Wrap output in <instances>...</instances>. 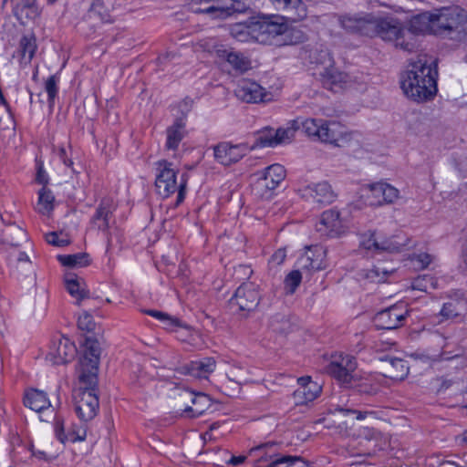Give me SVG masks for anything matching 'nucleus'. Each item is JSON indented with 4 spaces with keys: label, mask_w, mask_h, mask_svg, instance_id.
Segmentation results:
<instances>
[{
    "label": "nucleus",
    "mask_w": 467,
    "mask_h": 467,
    "mask_svg": "<svg viewBox=\"0 0 467 467\" xmlns=\"http://www.w3.org/2000/svg\"><path fill=\"white\" fill-rule=\"evenodd\" d=\"M437 64L425 56L412 62L400 80L405 95L416 101L431 99L437 92Z\"/></svg>",
    "instance_id": "f257e3e1"
},
{
    "label": "nucleus",
    "mask_w": 467,
    "mask_h": 467,
    "mask_svg": "<svg viewBox=\"0 0 467 467\" xmlns=\"http://www.w3.org/2000/svg\"><path fill=\"white\" fill-rule=\"evenodd\" d=\"M303 131L320 141L337 147H348L358 150L363 141V136L358 131H349L341 122L322 119L307 118L302 119Z\"/></svg>",
    "instance_id": "f03ea898"
},
{
    "label": "nucleus",
    "mask_w": 467,
    "mask_h": 467,
    "mask_svg": "<svg viewBox=\"0 0 467 467\" xmlns=\"http://www.w3.org/2000/svg\"><path fill=\"white\" fill-rule=\"evenodd\" d=\"M467 23V12L459 7H443L425 12L412 18V26L424 34H441L447 30H457Z\"/></svg>",
    "instance_id": "7ed1b4c3"
},
{
    "label": "nucleus",
    "mask_w": 467,
    "mask_h": 467,
    "mask_svg": "<svg viewBox=\"0 0 467 467\" xmlns=\"http://www.w3.org/2000/svg\"><path fill=\"white\" fill-rule=\"evenodd\" d=\"M287 19L283 16L269 15L255 18L257 43L263 45H296L305 39L302 31L289 29Z\"/></svg>",
    "instance_id": "20e7f679"
},
{
    "label": "nucleus",
    "mask_w": 467,
    "mask_h": 467,
    "mask_svg": "<svg viewBox=\"0 0 467 467\" xmlns=\"http://www.w3.org/2000/svg\"><path fill=\"white\" fill-rule=\"evenodd\" d=\"M375 31L373 36H378L383 41L389 42L395 47L412 52L418 47L417 36L420 31L412 26V19L410 27H405L402 23L393 17H374Z\"/></svg>",
    "instance_id": "39448f33"
},
{
    "label": "nucleus",
    "mask_w": 467,
    "mask_h": 467,
    "mask_svg": "<svg viewBox=\"0 0 467 467\" xmlns=\"http://www.w3.org/2000/svg\"><path fill=\"white\" fill-rule=\"evenodd\" d=\"M194 50L206 52L213 56L218 63L226 62L239 72H245L251 68V61L244 54L228 47L216 38L209 37L198 41L194 46Z\"/></svg>",
    "instance_id": "423d86ee"
},
{
    "label": "nucleus",
    "mask_w": 467,
    "mask_h": 467,
    "mask_svg": "<svg viewBox=\"0 0 467 467\" xmlns=\"http://www.w3.org/2000/svg\"><path fill=\"white\" fill-rule=\"evenodd\" d=\"M155 187L159 195L168 198L177 192V203H181L185 198L187 181L182 176L177 181L178 170L171 162L161 160L156 162Z\"/></svg>",
    "instance_id": "0eeeda50"
},
{
    "label": "nucleus",
    "mask_w": 467,
    "mask_h": 467,
    "mask_svg": "<svg viewBox=\"0 0 467 467\" xmlns=\"http://www.w3.org/2000/svg\"><path fill=\"white\" fill-rule=\"evenodd\" d=\"M311 59L317 66V74L320 76L325 88L338 92L351 87L349 76L334 67V59L328 50L315 52Z\"/></svg>",
    "instance_id": "6e6552de"
},
{
    "label": "nucleus",
    "mask_w": 467,
    "mask_h": 467,
    "mask_svg": "<svg viewBox=\"0 0 467 467\" xmlns=\"http://www.w3.org/2000/svg\"><path fill=\"white\" fill-rule=\"evenodd\" d=\"M359 245L372 255L395 254L408 245V238L400 234L387 236L382 231L368 230L359 235Z\"/></svg>",
    "instance_id": "1a4fd4ad"
},
{
    "label": "nucleus",
    "mask_w": 467,
    "mask_h": 467,
    "mask_svg": "<svg viewBox=\"0 0 467 467\" xmlns=\"http://www.w3.org/2000/svg\"><path fill=\"white\" fill-rule=\"evenodd\" d=\"M97 384H88L78 378V386L74 389L75 410L82 421H89L98 414L99 401L96 391Z\"/></svg>",
    "instance_id": "9d476101"
},
{
    "label": "nucleus",
    "mask_w": 467,
    "mask_h": 467,
    "mask_svg": "<svg viewBox=\"0 0 467 467\" xmlns=\"http://www.w3.org/2000/svg\"><path fill=\"white\" fill-rule=\"evenodd\" d=\"M257 175L253 192L258 198L269 200L275 195V190L285 180L286 172L283 165L275 163L259 171Z\"/></svg>",
    "instance_id": "9b49d317"
},
{
    "label": "nucleus",
    "mask_w": 467,
    "mask_h": 467,
    "mask_svg": "<svg viewBox=\"0 0 467 467\" xmlns=\"http://www.w3.org/2000/svg\"><path fill=\"white\" fill-rule=\"evenodd\" d=\"M359 197L365 205L382 206L399 200L400 191L389 183L377 182L361 186Z\"/></svg>",
    "instance_id": "f8f14e48"
},
{
    "label": "nucleus",
    "mask_w": 467,
    "mask_h": 467,
    "mask_svg": "<svg viewBox=\"0 0 467 467\" xmlns=\"http://www.w3.org/2000/svg\"><path fill=\"white\" fill-rule=\"evenodd\" d=\"M375 16L371 14H357L344 16H326L323 20L328 21L332 26L337 24L347 32L359 34L365 36H373L375 31Z\"/></svg>",
    "instance_id": "ddd939ff"
},
{
    "label": "nucleus",
    "mask_w": 467,
    "mask_h": 467,
    "mask_svg": "<svg viewBox=\"0 0 467 467\" xmlns=\"http://www.w3.org/2000/svg\"><path fill=\"white\" fill-rule=\"evenodd\" d=\"M234 93L238 99L246 103H267L277 98L276 91L266 90L257 82L248 78L238 82Z\"/></svg>",
    "instance_id": "4468645a"
},
{
    "label": "nucleus",
    "mask_w": 467,
    "mask_h": 467,
    "mask_svg": "<svg viewBox=\"0 0 467 467\" xmlns=\"http://www.w3.org/2000/svg\"><path fill=\"white\" fill-rule=\"evenodd\" d=\"M100 348L95 340L87 339L84 355L79 366V379L88 384L98 383L99 360Z\"/></svg>",
    "instance_id": "2eb2a0df"
},
{
    "label": "nucleus",
    "mask_w": 467,
    "mask_h": 467,
    "mask_svg": "<svg viewBox=\"0 0 467 467\" xmlns=\"http://www.w3.org/2000/svg\"><path fill=\"white\" fill-rule=\"evenodd\" d=\"M356 368L357 362L354 357L348 354H339L333 356L327 371L341 385L348 388V385H351Z\"/></svg>",
    "instance_id": "dca6fc26"
},
{
    "label": "nucleus",
    "mask_w": 467,
    "mask_h": 467,
    "mask_svg": "<svg viewBox=\"0 0 467 467\" xmlns=\"http://www.w3.org/2000/svg\"><path fill=\"white\" fill-rule=\"evenodd\" d=\"M408 314L407 304L400 302L377 313L374 317V324L379 329H395L404 324Z\"/></svg>",
    "instance_id": "f3484780"
},
{
    "label": "nucleus",
    "mask_w": 467,
    "mask_h": 467,
    "mask_svg": "<svg viewBox=\"0 0 467 467\" xmlns=\"http://www.w3.org/2000/svg\"><path fill=\"white\" fill-rule=\"evenodd\" d=\"M380 439L379 431L373 428L362 427L358 430L357 437L350 441L349 453L351 455L370 454L379 447Z\"/></svg>",
    "instance_id": "a211bd4d"
},
{
    "label": "nucleus",
    "mask_w": 467,
    "mask_h": 467,
    "mask_svg": "<svg viewBox=\"0 0 467 467\" xmlns=\"http://www.w3.org/2000/svg\"><path fill=\"white\" fill-rule=\"evenodd\" d=\"M24 404L26 408L40 414V420L47 421L54 416L55 410L47 394L41 389H30L26 391L24 396Z\"/></svg>",
    "instance_id": "6ab92c4d"
},
{
    "label": "nucleus",
    "mask_w": 467,
    "mask_h": 467,
    "mask_svg": "<svg viewBox=\"0 0 467 467\" xmlns=\"http://www.w3.org/2000/svg\"><path fill=\"white\" fill-rule=\"evenodd\" d=\"M251 150H253V147H250L247 143L234 145L228 142H222L214 147L213 155L219 163L229 166L239 161Z\"/></svg>",
    "instance_id": "aec40b11"
},
{
    "label": "nucleus",
    "mask_w": 467,
    "mask_h": 467,
    "mask_svg": "<svg viewBox=\"0 0 467 467\" xmlns=\"http://www.w3.org/2000/svg\"><path fill=\"white\" fill-rule=\"evenodd\" d=\"M259 303V292L257 285L254 283H244L235 291L230 299L232 307L236 306L239 310L250 311Z\"/></svg>",
    "instance_id": "412c9836"
},
{
    "label": "nucleus",
    "mask_w": 467,
    "mask_h": 467,
    "mask_svg": "<svg viewBox=\"0 0 467 467\" xmlns=\"http://www.w3.org/2000/svg\"><path fill=\"white\" fill-rule=\"evenodd\" d=\"M316 226L318 232L330 237H338L348 229L339 213L334 209L323 212Z\"/></svg>",
    "instance_id": "4be33fe9"
},
{
    "label": "nucleus",
    "mask_w": 467,
    "mask_h": 467,
    "mask_svg": "<svg viewBox=\"0 0 467 467\" xmlns=\"http://www.w3.org/2000/svg\"><path fill=\"white\" fill-rule=\"evenodd\" d=\"M297 192L303 198L311 199L318 203H331L336 198V194L327 182L302 185Z\"/></svg>",
    "instance_id": "5701e85b"
},
{
    "label": "nucleus",
    "mask_w": 467,
    "mask_h": 467,
    "mask_svg": "<svg viewBox=\"0 0 467 467\" xmlns=\"http://www.w3.org/2000/svg\"><path fill=\"white\" fill-rule=\"evenodd\" d=\"M76 353L75 344L68 337H61L50 348L47 359L54 365L66 364L75 358Z\"/></svg>",
    "instance_id": "b1692460"
},
{
    "label": "nucleus",
    "mask_w": 467,
    "mask_h": 467,
    "mask_svg": "<svg viewBox=\"0 0 467 467\" xmlns=\"http://www.w3.org/2000/svg\"><path fill=\"white\" fill-rule=\"evenodd\" d=\"M225 0H192L191 7L194 13L207 14L213 18H224L233 12V7L223 4Z\"/></svg>",
    "instance_id": "393cba45"
},
{
    "label": "nucleus",
    "mask_w": 467,
    "mask_h": 467,
    "mask_svg": "<svg viewBox=\"0 0 467 467\" xmlns=\"http://www.w3.org/2000/svg\"><path fill=\"white\" fill-rule=\"evenodd\" d=\"M298 389L293 393L294 400L296 405H303L316 400L320 392L321 386L311 379L310 377H301L297 379Z\"/></svg>",
    "instance_id": "a878e982"
},
{
    "label": "nucleus",
    "mask_w": 467,
    "mask_h": 467,
    "mask_svg": "<svg viewBox=\"0 0 467 467\" xmlns=\"http://www.w3.org/2000/svg\"><path fill=\"white\" fill-rule=\"evenodd\" d=\"M325 250L317 245L307 247L298 259V266L306 271H318L326 267Z\"/></svg>",
    "instance_id": "bb28decb"
},
{
    "label": "nucleus",
    "mask_w": 467,
    "mask_h": 467,
    "mask_svg": "<svg viewBox=\"0 0 467 467\" xmlns=\"http://www.w3.org/2000/svg\"><path fill=\"white\" fill-rule=\"evenodd\" d=\"M230 34L239 42H257L255 18L232 25L230 27Z\"/></svg>",
    "instance_id": "cd10ccee"
},
{
    "label": "nucleus",
    "mask_w": 467,
    "mask_h": 467,
    "mask_svg": "<svg viewBox=\"0 0 467 467\" xmlns=\"http://www.w3.org/2000/svg\"><path fill=\"white\" fill-rule=\"evenodd\" d=\"M275 9L290 14L289 20L299 21L306 17L307 10L301 0H270Z\"/></svg>",
    "instance_id": "c85d7f7f"
},
{
    "label": "nucleus",
    "mask_w": 467,
    "mask_h": 467,
    "mask_svg": "<svg viewBox=\"0 0 467 467\" xmlns=\"http://www.w3.org/2000/svg\"><path fill=\"white\" fill-rule=\"evenodd\" d=\"M64 281L67 291L77 302L88 296V289L82 277L74 273H67L65 275Z\"/></svg>",
    "instance_id": "c756f323"
},
{
    "label": "nucleus",
    "mask_w": 467,
    "mask_h": 467,
    "mask_svg": "<svg viewBox=\"0 0 467 467\" xmlns=\"http://www.w3.org/2000/svg\"><path fill=\"white\" fill-rule=\"evenodd\" d=\"M37 49L36 38L34 34L23 36L19 40L18 52L22 64L28 65L31 63Z\"/></svg>",
    "instance_id": "7c9ffc66"
},
{
    "label": "nucleus",
    "mask_w": 467,
    "mask_h": 467,
    "mask_svg": "<svg viewBox=\"0 0 467 467\" xmlns=\"http://www.w3.org/2000/svg\"><path fill=\"white\" fill-rule=\"evenodd\" d=\"M215 368L216 362L213 358H202L190 363L189 373L193 377L207 378Z\"/></svg>",
    "instance_id": "2f4dec72"
},
{
    "label": "nucleus",
    "mask_w": 467,
    "mask_h": 467,
    "mask_svg": "<svg viewBox=\"0 0 467 467\" xmlns=\"http://www.w3.org/2000/svg\"><path fill=\"white\" fill-rule=\"evenodd\" d=\"M301 121L302 120L299 119H293L290 120L285 127H281L275 130V134H274L275 139L273 142L275 144V147L291 142L296 135V130L302 129Z\"/></svg>",
    "instance_id": "473e14b6"
},
{
    "label": "nucleus",
    "mask_w": 467,
    "mask_h": 467,
    "mask_svg": "<svg viewBox=\"0 0 467 467\" xmlns=\"http://www.w3.org/2000/svg\"><path fill=\"white\" fill-rule=\"evenodd\" d=\"M166 134V149L171 150H177L185 136V124L182 120L175 121L167 129Z\"/></svg>",
    "instance_id": "72a5a7b5"
},
{
    "label": "nucleus",
    "mask_w": 467,
    "mask_h": 467,
    "mask_svg": "<svg viewBox=\"0 0 467 467\" xmlns=\"http://www.w3.org/2000/svg\"><path fill=\"white\" fill-rule=\"evenodd\" d=\"M380 360L387 362L390 366V370L386 374V376L393 379L401 380L409 373L407 361L402 358L386 356L385 358H380Z\"/></svg>",
    "instance_id": "f704fd0d"
},
{
    "label": "nucleus",
    "mask_w": 467,
    "mask_h": 467,
    "mask_svg": "<svg viewBox=\"0 0 467 467\" xmlns=\"http://www.w3.org/2000/svg\"><path fill=\"white\" fill-rule=\"evenodd\" d=\"M26 240V233L17 225L7 226L2 233L1 241L4 244L16 247Z\"/></svg>",
    "instance_id": "c9c22d12"
},
{
    "label": "nucleus",
    "mask_w": 467,
    "mask_h": 467,
    "mask_svg": "<svg viewBox=\"0 0 467 467\" xmlns=\"http://www.w3.org/2000/svg\"><path fill=\"white\" fill-rule=\"evenodd\" d=\"M348 388L356 389L366 394H371L378 390V385L370 376L358 378L357 374H354L351 385H348Z\"/></svg>",
    "instance_id": "e433bc0d"
},
{
    "label": "nucleus",
    "mask_w": 467,
    "mask_h": 467,
    "mask_svg": "<svg viewBox=\"0 0 467 467\" xmlns=\"http://www.w3.org/2000/svg\"><path fill=\"white\" fill-rule=\"evenodd\" d=\"M55 197L51 191L42 188L38 192L36 210L42 214H48L54 208Z\"/></svg>",
    "instance_id": "4c0bfd02"
},
{
    "label": "nucleus",
    "mask_w": 467,
    "mask_h": 467,
    "mask_svg": "<svg viewBox=\"0 0 467 467\" xmlns=\"http://www.w3.org/2000/svg\"><path fill=\"white\" fill-rule=\"evenodd\" d=\"M274 134H275V130L272 128H265L262 130L258 132L254 143L250 145V147H253V150L256 148H275V144H272L275 139Z\"/></svg>",
    "instance_id": "58836bf2"
},
{
    "label": "nucleus",
    "mask_w": 467,
    "mask_h": 467,
    "mask_svg": "<svg viewBox=\"0 0 467 467\" xmlns=\"http://www.w3.org/2000/svg\"><path fill=\"white\" fill-rule=\"evenodd\" d=\"M58 260L63 265L69 267H83L89 264L88 255L82 253L59 255Z\"/></svg>",
    "instance_id": "ea45409f"
},
{
    "label": "nucleus",
    "mask_w": 467,
    "mask_h": 467,
    "mask_svg": "<svg viewBox=\"0 0 467 467\" xmlns=\"http://www.w3.org/2000/svg\"><path fill=\"white\" fill-rule=\"evenodd\" d=\"M409 260L410 262V265L415 270H423L433 262L434 256L429 253L420 252L410 255Z\"/></svg>",
    "instance_id": "a19ab883"
},
{
    "label": "nucleus",
    "mask_w": 467,
    "mask_h": 467,
    "mask_svg": "<svg viewBox=\"0 0 467 467\" xmlns=\"http://www.w3.org/2000/svg\"><path fill=\"white\" fill-rule=\"evenodd\" d=\"M267 467H305V462L298 456H279L274 459Z\"/></svg>",
    "instance_id": "79ce46f5"
},
{
    "label": "nucleus",
    "mask_w": 467,
    "mask_h": 467,
    "mask_svg": "<svg viewBox=\"0 0 467 467\" xmlns=\"http://www.w3.org/2000/svg\"><path fill=\"white\" fill-rule=\"evenodd\" d=\"M392 271L393 269H388L381 266H373V268L365 272V278L372 283L385 282Z\"/></svg>",
    "instance_id": "37998d69"
},
{
    "label": "nucleus",
    "mask_w": 467,
    "mask_h": 467,
    "mask_svg": "<svg viewBox=\"0 0 467 467\" xmlns=\"http://www.w3.org/2000/svg\"><path fill=\"white\" fill-rule=\"evenodd\" d=\"M59 77L57 75H52L47 78L45 81V90L47 93V100L50 107H53L55 104V99L58 94V84H59Z\"/></svg>",
    "instance_id": "c03bdc74"
},
{
    "label": "nucleus",
    "mask_w": 467,
    "mask_h": 467,
    "mask_svg": "<svg viewBox=\"0 0 467 467\" xmlns=\"http://www.w3.org/2000/svg\"><path fill=\"white\" fill-rule=\"evenodd\" d=\"M411 289L421 292H428L429 289L436 287V282L433 277L429 275H419L411 282Z\"/></svg>",
    "instance_id": "a18cd8bd"
},
{
    "label": "nucleus",
    "mask_w": 467,
    "mask_h": 467,
    "mask_svg": "<svg viewBox=\"0 0 467 467\" xmlns=\"http://www.w3.org/2000/svg\"><path fill=\"white\" fill-rule=\"evenodd\" d=\"M302 280V275L299 270L291 271L285 278V287L290 293L293 294L300 285Z\"/></svg>",
    "instance_id": "49530a36"
},
{
    "label": "nucleus",
    "mask_w": 467,
    "mask_h": 467,
    "mask_svg": "<svg viewBox=\"0 0 467 467\" xmlns=\"http://www.w3.org/2000/svg\"><path fill=\"white\" fill-rule=\"evenodd\" d=\"M458 314L456 304L453 302H448L443 304L437 317L440 318L439 322H442L457 317Z\"/></svg>",
    "instance_id": "de8ad7c7"
},
{
    "label": "nucleus",
    "mask_w": 467,
    "mask_h": 467,
    "mask_svg": "<svg viewBox=\"0 0 467 467\" xmlns=\"http://www.w3.org/2000/svg\"><path fill=\"white\" fill-rule=\"evenodd\" d=\"M109 212L105 207L99 206L93 217L94 223L100 230H107L109 227Z\"/></svg>",
    "instance_id": "09e8293b"
},
{
    "label": "nucleus",
    "mask_w": 467,
    "mask_h": 467,
    "mask_svg": "<svg viewBox=\"0 0 467 467\" xmlns=\"http://www.w3.org/2000/svg\"><path fill=\"white\" fill-rule=\"evenodd\" d=\"M69 442L83 441L87 437V429L83 425H72L68 430Z\"/></svg>",
    "instance_id": "8fccbe9b"
},
{
    "label": "nucleus",
    "mask_w": 467,
    "mask_h": 467,
    "mask_svg": "<svg viewBox=\"0 0 467 467\" xmlns=\"http://www.w3.org/2000/svg\"><path fill=\"white\" fill-rule=\"evenodd\" d=\"M244 372H245V370L239 366L233 367L226 373V377L230 381H233L234 383H237L238 385H241L247 381L246 377H244Z\"/></svg>",
    "instance_id": "3c124183"
},
{
    "label": "nucleus",
    "mask_w": 467,
    "mask_h": 467,
    "mask_svg": "<svg viewBox=\"0 0 467 467\" xmlns=\"http://www.w3.org/2000/svg\"><path fill=\"white\" fill-rule=\"evenodd\" d=\"M192 404L196 406V408L192 410L193 416L202 415L209 403L207 396L203 394L195 395L193 398H192Z\"/></svg>",
    "instance_id": "603ef678"
},
{
    "label": "nucleus",
    "mask_w": 467,
    "mask_h": 467,
    "mask_svg": "<svg viewBox=\"0 0 467 467\" xmlns=\"http://www.w3.org/2000/svg\"><path fill=\"white\" fill-rule=\"evenodd\" d=\"M45 239L49 244L55 246H65L69 244L68 238L62 233L57 234L56 232H52L47 234Z\"/></svg>",
    "instance_id": "864d4df0"
},
{
    "label": "nucleus",
    "mask_w": 467,
    "mask_h": 467,
    "mask_svg": "<svg viewBox=\"0 0 467 467\" xmlns=\"http://www.w3.org/2000/svg\"><path fill=\"white\" fill-rule=\"evenodd\" d=\"M161 323L165 329H168L171 331H176L178 328H186V329L189 328L180 319H178L175 317L170 316L168 314Z\"/></svg>",
    "instance_id": "5fc2aeb1"
},
{
    "label": "nucleus",
    "mask_w": 467,
    "mask_h": 467,
    "mask_svg": "<svg viewBox=\"0 0 467 467\" xmlns=\"http://www.w3.org/2000/svg\"><path fill=\"white\" fill-rule=\"evenodd\" d=\"M54 153L66 168L73 171V161L71 156L68 154V150L64 146H59L55 150Z\"/></svg>",
    "instance_id": "6e6d98bb"
},
{
    "label": "nucleus",
    "mask_w": 467,
    "mask_h": 467,
    "mask_svg": "<svg viewBox=\"0 0 467 467\" xmlns=\"http://www.w3.org/2000/svg\"><path fill=\"white\" fill-rule=\"evenodd\" d=\"M78 326L81 330L92 331L95 328L93 317L87 312L82 313L78 317Z\"/></svg>",
    "instance_id": "4d7b16f0"
},
{
    "label": "nucleus",
    "mask_w": 467,
    "mask_h": 467,
    "mask_svg": "<svg viewBox=\"0 0 467 467\" xmlns=\"http://www.w3.org/2000/svg\"><path fill=\"white\" fill-rule=\"evenodd\" d=\"M17 267H20L24 271H30L32 269V264L29 256L25 252H18L16 255Z\"/></svg>",
    "instance_id": "13d9d810"
},
{
    "label": "nucleus",
    "mask_w": 467,
    "mask_h": 467,
    "mask_svg": "<svg viewBox=\"0 0 467 467\" xmlns=\"http://www.w3.org/2000/svg\"><path fill=\"white\" fill-rule=\"evenodd\" d=\"M56 436L61 443L69 442V433L61 423L56 425Z\"/></svg>",
    "instance_id": "bf43d9fd"
},
{
    "label": "nucleus",
    "mask_w": 467,
    "mask_h": 467,
    "mask_svg": "<svg viewBox=\"0 0 467 467\" xmlns=\"http://www.w3.org/2000/svg\"><path fill=\"white\" fill-rule=\"evenodd\" d=\"M286 257V251L285 248L276 250L270 258V263L275 265H281Z\"/></svg>",
    "instance_id": "052dcab7"
},
{
    "label": "nucleus",
    "mask_w": 467,
    "mask_h": 467,
    "mask_svg": "<svg viewBox=\"0 0 467 467\" xmlns=\"http://www.w3.org/2000/svg\"><path fill=\"white\" fill-rule=\"evenodd\" d=\"M338 411L340 413H342L343 416L355 415V418L358 420H363L368 414L367 412H362V411L348 410V409H339Z\"/></svg>",
    "instance_id": "680f3d73"
},
{
    "label": "nucleus",
    "mask_w": 467,
    "mask_h": 467,
    "mask_svg": "<svg viewBox=\"0 0 467 467\" xmlns=\"http://www.w3.org/2000/svg\"><path fill=\"white\" fill-rule=\"evenodd\" d=\"M16 10H23L24 8H33L36 0H13Z\"/></svg>",
    "instance_id": "e2e57ef3"
},
{
    "label": "nucleus",
    "mask_w": 467,
    "mask_h": 467,
    "mask_svg": "<svg viewBox=\"0 0 467 467\" xmlns=\"http://www.w3.org/2000/svg\"><path fill=\"white\" fill-rule=\"evenodd\" d=\"M145 313L147 315L160 320L161 322H162L163 319L165 318V317L167 316V313L158 311V310H146Z\"/></svg>",
    "instance_id": "0e129e2a"
},
{
    "label": "nucleus",
    "mask_w": 467,
    "mask_h": 467,
    "mask_svg": "<svg viewBox=\"0 0 467 467\" xmlns=\"http://www.w3.org/2000/svg\"><path fill=\"white\" fill-rule=\"evenodd\" d=\"M245 460V456L239 455V456H233L230 458V460L227 462L229 464L236 466L242 464Z\"/></svg>",
    "instance_id": "69168bd1"
},
{
    "label": "nucleus",
    "mask_w": 467,
    "mask_h": 467,
    "mask_svg": "<svg viewBox=\"0 0 467 467\" xmlns=\"http://www.w3.org/2000/svg\"><path fill=\"white\" fill-rule=\"evenodd\" d=\"M111 0H97L94 4H93V11L96 12V13H100L99 11V6H100V4L101 3H105V2H110Z\"/></svg>",
    "instance_id": "338daca9"
},
{
    "label": "nucleus",
    "mask_w": 467,
    "mask_h": 467,
    "mask_svg": "<svg viewBox=\"0 0 467 467\" xmlns=\"http://www.w3.org/2000/svg\"><path fill=\"white\" fill-rule=\"evenodd\" d=\"M36 180L40 183H46L47 182V180L45 178V174L41 171H38Z\"/></svg>",
    "instance_id": "774afa93"
}]
</instances>
